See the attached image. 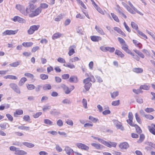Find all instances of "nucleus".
<instances>
[{
  "label": "nucleus",
  "instance_id": "nucleus-1",
  "mask_svg": "<svg viewBox=\"0 0 155 155\" xmlns=\"http://www.w3.org/2000/svg\"><path fill=\"white\" fill-rule=\"evenodd\" d=\"M9 149L12 151H15V154L16 155H24L27 153V152L25 151L22 150H20L18 148L13 146L10 147Z\"/></svg>",
  "mask_w": 155,
  "mask_h": 155
},
{
  "label": "nucleus",
  "instance_id": "nucleus-2",
  "mask_svg": "<svg viewBox=\"0 0 155 155\" xmlns=\"http://www.w3.org/2000/svg\"><path fill=\"white\" fill-rule=\"evenodd\" d=\"M40 27V25H33L30 27V28L28 31V33L29 35H31L36 31L38 30Z\"/></svg>",
  "mask_w": 155,
  "mask_h": 155
},
{
  "label": "nucleus",
  "instance_id": "nucleus-3",
  "mask_svg": "<svg viewBox=\"0 0 155 155\" xmlns=\"http://www.w3.org/2000/svg\"><path fill=\"white\" fill-rule=\"evenodd\" d=\"M42 9L40 7H38L37 9L35 10V8L33 11L32 13H30L29 14V17H33L38 15L41 12Z\"/></svg>",
  "mask_w": 155,
  "mask_h": 155
},
{
  "label": "nucleus",
  "instance_id": "nucleus-4",
  "mask_svg": "<svg viewBox=\"0 0 155 155\" xmlns=\"http://www.w3.org/2000/svg\"><path fill=\"white\" fill-rule=\"evenodd\" d=\"M29 6V8H26L25 12L24 11L23 14L24 15H27L28 14V15H29V14L30 13L33 12L34 8V5H33L31 4Z\"/></svg>",
  "mask_w": 155,
  "mask_h": 155
},
{
  "label": "nucleus",
  "instance_id": "nucleus-5",
  "mask_svg": "<svg viewBox=\"0 0 155 155\" xmlns=\"http://www.w3.org/2000/svg\"><path fill=\"white\" fill-rule=\"evenodd\" d=\"M76 145L79 148L82 150L87 151L89 149V147L88 146L81 143H78Z\"/></svg>",
  "mask_w": 155,
  "mask_h": 155
},
{
  "label": "nucleus",
  "instance_id": "nucleus-6",
  "mask_svg": "<svg viewBox=\"0 0 155 155\" xmlns=\"http://www.w3.org/2000/svg\"><path fill=\"white\" fill-rule=\"evenodd\" d=\"M18 31V30H16L14 31L12 30H7L3 33L2 35L4 36L7 35H15L17 33Z\"/></svg>",
  "mask_w": 155,
  "mask_h": 155
},
{
  "label": "nucleus",
  "instance_id": "nucleus-7",
  "mask_svg": "<svg viewBox=\"0 0 155 155\" xmlns=\"http://www.w3.org/2000/svg\"><path fill=\"white\" fill-rule=\"evenodd\" d=\"M12 20L14 22L18 21L20 23H24L25 22V20L24 19L18 16L14 17L13 18H12Z\"/></svg>",
  "mask_w": 155,
  "mask_h": 155
},
{
  "label": "nucleus",
  "instance_id": "nucleus-8",
  "mask_svg": "<svg viewBox=\"0 0 155 155\" xmlns=\"http://www.w3.org/2000/svg\"><path fill=\"white\" fill-rule=\"evenodd\" d=\"M114 123L117 129H120L122 131L124 130V128L121 123L117 120H115Z\"/></svg>",
  "mask_w": 155,
  "mask_h": 155
},
{
  "label": "nucleus",
  "instance_id": "nucleus-9",
  "mask_svg": "<svg viewBox=\"0 0 155 155\" xmlns=\"http://www.w3.org/2000/svg\"><path fill=\"white\" fill-rule=\"evenodd\" d=\"M63 37V34L58 32L53 34L52 36V38L53 40H55L60 37Z\"/></svg>",
  "mask_w": 155,
  "mask_h": 155
},
{
  "label": "nucleus",
  "instance_id": "nucleus-10",
  "mask_svg": "<svg viewBox=\"0 0 155 155\" xmlns=\"http://www.w3.org/2000/svg\"><path fill=\"white\" fill-rule=\"evenodd\" d=\"M119 147L121 149H127L129 147V145L127 143L124 142L120 144Z\"/></svg>",
  "mask_w": 155,
  "mask_h": 155
},
{
  "label": "nucleus",
  "instance_id": "nucleus-11",
  "mask_svg": "<svg viewBox=\"0 0 155 155\" xmlns=\"http://www.w3.org/2000/svg\"><path fill=\"white\" fill-rule=\"evenodd\" d=\"M64 150L68 155H70L73 152V150L68 146L65 147Z\"/></svg>",
  "mask_w": 155,
  "mask_h": 155
},
{
  "label": "nucleus",
  "instance_id": "nucleus-12",
  "mask_svg": "<svg viewBox=\"0 0 155 155\" xmlns=\"http://www.w3.org/2000/svg\"><path fill=\"white\" fill-rule=\"evenodd\" d=\"M91 39L94 41H98L101 40V38L97 36H91Z\"/></svg>",
  "mask_w": 155,
  "mask_h": 155
},
{
  "label": "nucleus",
  "instance_id": "nucleus-13",
  "mask_svg": "<svg viewBox=\"0 0 155 155\" xmlns=\"http://www.w3.org/2000/svg\"><path fill=\"white\" fill-rule=\"evenodd\" d=\"M95 29L101 35H103L105 34V33H104L102 29L96 25L95 26Z\"/></svg>",
  "mask_w": 155,
  "mask_h": 155
},
{
  "label": "nucleus",
  "instance_id": "nucleus-14",
  "mask_svg": "<svg viewBox=\"0 0 155 155\" xmlns=\"http://www.w3.org/2000/svg\"><path fill=\"white\" fill-rule=\"evenodd\" d=\"M4 78L5 79H9L12 80H17V77L14 75H8L4 77Z\"/></svg>",
  "mask_w": 155,
  "mask_h": 155
},
{
  "label": "nucleus",
  "instance_id": "nucleus-15",
  "mask_svg": "<svg viewBox=\"0 0 155 155\" xmlns=\"http://www.w3.org/2000/svg\"><path fill=\"white\" fill-rule=\"evenodd\" d=\"M23 114V111L21 110L18 109L16 110V111L14 113V116L15 117H17L18 115H21Z\"/></svg>",
  "mask_w": 155,
  "mask_h": 155
},
{
  "label": "nucleus",
  "instance_id": "nucleus-16",
  "mask_svg": "<svg viewBox=\"0 0 155 155\" xmlns=\"http://www.w3.org/2000/svg\"><path fill=\"white\" fill-rule=\"evenodd\" d=\"M61 87L63 88L65 94H68L70 93L71 91H70L68 87L65 85L64 84H62L61 85Z\"/></svg>",
  "mask_w": 155,
  "mask_h": 155
},
{
  "label": "nucleus",
  "instance_id": "nucleus-17",
  "mask_svg": "<svg viewBox=\"0 0 155 155\" xmlns=\"http://www.w3.org/2000/svg\"><path fill=\"white\" fill-rule=\"evenodd\" d=\"M128 3L130 7L132 8L133 9V10L135 11L136 12H137V13L141 15H143V14L140 12L138 11L137 8H136L132 4V3L130 2H128Z\"/></svg>",
  "mask_w": 155,
  "mask_h": 155
},
{
  "label": "nucleus",
  "instance_id": "nucleus-18",
  "mask_svg": "<svg viewBox=\"0 0 155 155\" xmlns=\"http://www.w3.org/2000/svg\"><path fill=\"white\" fill-rule=\"evenodd\" d=\"M27 80V79L25 77L22 78L18 83L19 86H22Z\"/></svg>",
  "mask_w": 155,
  "mask_h": 155
},
{
  "label": "nucleus",
  "instance_id": "nucleus-19",
  "mask_svg": "<svg viewBox=\"0 0 155 155\" xmlns=\"http://www.w3.org/2000/svg\"><path fill=\"white\" fill-rule=\"evenodd\" d=\"M114 28L115 31H117L119 34L124 36H126L124 33L119 28L115 27H114Z\"/></svg>",
  "mask_w": 155,
  "mask_h": 155
},
{
  "label": "nucleus",
  "instance_id": "nucleus-20",
  "mask_svg": "<svg viewBox=\"0 0 155 155\" xmlns=\"http://www.w3.org/2000/svg\"><path fill=\"white\" fill-rule=\"evenodd\" d=\"M133 51L135 52L136 54H137L141 58H144L145 57L144 55L142 52H141L137 50V49H134Z\"/></svg>",
  "mask_w": 155,
  "mask_h": 155
},
{
  "label": "nucleus",
  "instance_id": "nucleus-21",
  "mask_svg": "<svg viewBox=\"0 0 155 155\" xmlns=\"http://www.w3.org/2000/svg\"><path fill=\"white\" fill-rule=\"evenodd\" d=\"M51 88V86L49 84H46L43 85V90L44 91H47L50 90Z\"/></svg>",
  "mask_w": 155,
  "mask_h": 155
},
{
  "label": "nucleus",
  "instance_id": "nucleus-22",
  "mask_svg": "<svg viewBox=\"0 0 155 155\" xmlns=\"http://www.w3.org/2000/svg\"><path fill=\"white\" fill-rule=\"evenodd\" d=\"M133 71L134 72L137 73H142L143 71V70L140 68H133Z\"/></svg>",
  "mask_w": 155,
  "mask_h": 155
},
{
  "label": "nucleus",
  "instance_id": "nucleus-23",
  "mask_svg": "<svg viewBox=\"0 0 155 155\" xmlns=\"http://www.w3.org/2000/svg\"><path fill=\"white\" fill-rule=\"evenodd\" d=\"M115 54L122 58L124 57V55L120 51L118 50H116Z\"/></svg>",
  "mask_w": 155,
  "mask_h": 155
},
{
  "label": "nucleus",
  "instance_id": "nucleus-24",
  "mask_svg": "<svg viewBox=\"0 0 155 155\" xmlns=\"http://www.w3.org/2000/svg\"><path fill=\"white\" fill-rule=\"evenodd\" d=\"M116 145L117 143L115 142L110 141L107 142V147H116Z\"/></svg>",
  "mask_w": 155,
  "mask_h": 155
},
{
  "label": "nucleus",
  "instance_id": "nucleus-25",
  "mask_svg": "<svg viewBox=\"0 0 155 155\" xmlns=\"http://www.w3.org/2000/svg\"><path fill=\"white\" fill-rule=\"evenodd\" d=\"M22 143L25 146L30 148L33 147L35 146V145L34 144L30 143L23 142Z\"/></svg>",
  "mask_w": 155,
  "mask_h": 155
},
{
  "label": "nucleus",
  "instance_id": "nucleus-26",
  "mask_svg": "<svg viewBox=\"0 0 155 155\" xmlns=\"http://www.w3.org/2000/svg\"><path fill=\"white\" fill-rule=\"evenodd\" d=\"M69 81L71 82L76 83L77 82V78L75 76H71L69 79Z\"/></svg>",
  "mask_w": 155,
  "mask_h": 155
},
{
  "label": "nucleus",
  "instance_id": "nucleus-27",
  "mask_svg": "<svg viewBox=\"0 0 155 155\" xmlns=\"http://www.w3.org/2000/svg\"><path fill=\"white\" fill-rule=\"evenodd\" d=\"M16 8L19 10L23 14V12L24 11V9L23 7L20 5L18 4L16 5Z\"/></svg>",
  "mask_w": 155,
  "mask_h": 155
},
{
  "label": "nucleus",
  "instance_id": "nucleus-28",
  "mask_svg": "<svg viewBox=\"0 0 155 155\" xmlns=\"http://www.w3.org/2000/svg\"><path fill=\"white\" fill-rule=\"evenodd\" d=\"M140 89H141V90L142 89H143L144 90H148L150 89V86L145 84L143 85H141L140 86Z\"/></svg>",
  "mask_w": 155,
  "mask_h": 155
},
{
  "label": "nucleus",
  "instance_id": "nucleus-29",
  "mask_svg": "<svg viewBox=\"0 0 155 155\" xmlns=\"http://www.w3.org/2000/svg\"><path fill=\"white\" fill-rule=\"evenodd\" d=\"M26 86L27 89L30 90H32L35 88V85L32 84H26Z\"/></svg>",
  "mask_w": 155,
  "mask_h": 155
},
{
  "label": "nucleus",
  "instance_id": "nucleus-30",
  "mask_svg": "<svg viewBox=\"0 0 155 155\" xmlns=\"http://www.w3.org/2000/svg\"><path fill=\"white\" fill-rule=\"evenodd\" d=\"M33 45L32 42H23L22 45L25 47H28L31 46Z\"/></svg>",
  "mask_w": 155,
  "mask_h": 155
},
{
  "label": "nucleus",
  "instance_id": "nucleus-31",
  "mask_svg": "<svg viewBox=\"0 0 155 155\" xmlns=\"http://www.w3.org/2000/svg\"><path fill=\"white\" fill-rule=\"evenodd\" d=\"M138 35L144 38L147 39V36L142 31L139 30H137V31Z\"/></svg>",
  "mask_w": 155,
  "mask_h": 155
},
{
  "label": "nucleus",
  "instance_id": "nucleus-32",
  "mask_svg": "<svg viewBox=\"0 0 155 155\" xmlns=\"http://www.w3.org/2000/svg\"><path fill=\"white\" fill-rule=\"evenodd\" d=\"M0 126L2 129L4 130L6 129L7 127H9V125L8 123H5L3 124H1L0 125Z\"/></svg>",
  "mask_w": 155,
  "mask_h": 155
},
{
  "label": "nucleus",
  "instance_id": "nucleus-33",
  "mask_svg": "<svg viewBox=\"0 0 155 155\" xmlns=\"http://www.w3.org/2000/svg\"><path fill=\"white\" fill-rule=\"evenodd\" d=\"M154 127L153 126L152 127H151L149 126H148V128L150 132L152 134L155 135V129Z\"/></svg>",
  "mask_w": 155,
  "mask_h": 155
},
{
  "label": "nucleus",
  "instance_id": "nucleus-34",
  "mask_svg": "<svg viewBox=\"0 0 155 155\" xmlns=\"http://www.w3.org/2000/svg\"><path fill=\"white\" fill-rule=\"evenodd\" d=\"M111 97L113 98H115L119 95V92L118 91L114 92L113 93H110Z\"/></svg>",
  "mask_w": 155,
  "mask_h": 155
},
{
  "label": "nucleus",
  "instance_id": "nucleus-35",
  "mask_svg": "<svg viewBox=\"0 0 155 155\" xmlns=\"http://www.w3.org/2000/svg\"><path fill=\"white\" fill-rule=\"evenodd\" d=\"M20 64V61H17L9 64L12 67H17Z\"/></svg>",
  "mask_w": 155,
  "mask_h": 155
},
{
  "label": "nucleus",
  "instance_id": "nucleus-36",
  "mask_svg": "<svg viewBox=\"0 0 155 155\" xmlns=\"http://www.w3.org/2000/svg\"><path fill=\"white\" fill-rule=\"evenodd\" d=\"M44 123L47 125H53V123L48 119H45L44 120Z\"/></svg>",
  "mask_w": 155,
  "mask_h": 155
},
{
  "label": "nucleus",
  "instance_id": "nucleus-37",
  "mask_svg": "<svg viewBox=\"0 0 155 155\" xmlns=\"http://www.w3.org/2000/svg\"><path fill=\"white\" fill-rule=\"evenodd\" d=\"M131 26L132 28L134 29H135L137 31V30H138V25L137 24L134 22L132 21L131 22Z\"/></svg>",
  "mask_w": 155,
  "mask_h": 155
},
{
  "label": "nucleus",
  "instance_id": "nucleus-38",
  "mask_svg": "<svg viewBox=\"0 0 155 155\" xmlns=\"http://www.w3.org/2000/svg\"><path fill=\"white\" fill-rule=\"evenodd\" d=\"M111 15L114 19L117 22H119L120 21L118 17L114 13H111Z\"/></svg>",
  "mask_w": 155,
  "mask_h": 155
},
{
  "label": "nucleus",
  "instance_id": "nucleus-39",
  "mask_svg": "<svg viewBox=\"0 0 155 155\" xmlns=\"http://www.w3.org/2000/svg\"><path fill=\"white\" fill-rule=\"evenodd\" d=\"M24 75L25 76L28 78H30L33 80H35V79H34V76L32 74L30 73H25Z\"/></svg>",
  "mask_w": 155,
  "mask_h": 155
},
{
  "label": "nucleus",
  "instance_id": "nucleus-40",
  "mask_svg": "<svg viewBox=\"0 0 155 155\" xmlns=\"http://www.w3.org/2000/svg\"><path fill=\"white\" fill-rule=\"evenodd\" d=\"M135 117L136 119V120L139 123L141 124L142 123L140 117L138 116L137 113H135Z\"/></svg>",
  "mask_w": 155,
  "mask_h": 155
},
{
  "label": "nucleus",
  "instance_id": "nucleus-41",
  "mask_svg": "<svg viewBox=\"0 0 155 155\" xmlns=\"http://www.w3.org/2000/svg\"><path fill=\"white\" fill-rule=\"evenodd\" d=\"M63 15L60 14L58 15L57 17L55 18L54 20L56 21H59L61 20L63 18Z\"/></svg>",
  "mask_w": 155,
  "mask_h": 155
},
{
  "label": "nucleus",
  "instance_id": "nucleus-42",
  "mask_svg": "<svg viewBox=\"0 0 155 155\" xmlns=\"http://www.w3.org/2000/svg\"><path fill=\"white\" fill-rule=\"evenodd\" d=\"M48 5L46 3H42L40 5V6L39 7L40 8L42 9H46L48 8Z\"/></svg>",
  "mask_w": 155,
  "mask_h": 155
},
{
  "label": "nucleus",
  "instance_id": "nucleus-43",
  "mask_svg": "<svg viewBox=\"0 0 155 155\" xmlns=\"http://www.w3.org/2000/svg\"><path fill=\"white\" fill-rule=\"evenodd\" d=\"M135 127L136 131L137 133L138 134H140L142 132V130L140 127L137 124H135L134 126Z\"/></svg>",
  "mask_w": 155,
  "mask_h": 155
},
{
  "label": "nucleus",
  "instance_id": "nucleus-44",
  "mask_svg": "<svg viewBox=\"0 0 155 155\" xmlns=\"http://www.w3.org/2000/svg\"><path fill=\"white\" fill-rule=\"evenodd\" d=\"M144 138L145 136L144 135H143V134H140V139L137 141V142L139 143H141L143 140L144 139Z\"/></svg>",
  "mask_w": 155,
  "mask_h": 155
},
{
  "label": "nucleus",
  "instance_id": "nucleus-45",
  "mask_svg": "<svg viewBox=\"0 0 155 155\" xmlns=\"http://www.w3.org/2000/svg\"><path fill=\"white\" fill-rule=\"evenodd\" d=\"M82 103L85 109L87 108V100L83 98L82 99Z\"/></svg>",
  "mask_w": 155,
  "mask_h": 155
},
{
  "label": "nucleus",
  "instance_id": "nucleus-46",
  "mask_svg": "<svg viewBox=\"0 0 155 155\" xmlns=\"http://www.w3.org/2000/svg\"><path fill=\"white\" fill-rule=\"evenodd\" d=\"M63 66L68 68H69L71 69H73L75 68V66L73 64H64Z\"/></svg>",
  "mask_w": 155,
  "mask_h": 155
},
{
  "label": "nucleus",
  "instance_id": "nucleus-47",
  "mask_svg": "<svg viewBox=\"0 0 155 155\" xmlns=\"http://www.w3.org/2000/svg\"><path fill=\"white\" fill-rule=\"evenodd\" d=\"M18 128L22 130H29L30 127L24 126H20L18 127Z\"/></svg>",
  "mask_w": 155,
  "mask_h": 155
},
{
  "label": "nucleus",
  "instance_id": "nucleus-48",
  "mask_svg": "<svg viewBox=\"0 0 155 155\" xmlns=\"http://www.w3.org/2000/svg\"><path fill=\"white\" fill-rule=\"evenodd\" d=\"M120 103V101L118 100L117 101H113L112 102L111 104L114 106H117L119 105Z\"/></svg>",
  "mask_w": 155,
  "mask_h": 155
},
{
  "label": "nucleus",
  "instance_id": "nucleus-49",
  "mask_svg": "<svg viewBox=\"0 0 155 155\" xmlns=\"http://www.w3.org/2000/svg\"><path fill=\"white\" fill-rule=\"evenodd\" d=\"M69 50L68 54L70 56H71L75 52V51L74 49L72 48L71 46L69 47Z\"/></svg>",
  "mask_w": 155,
  "mask_h": 155
},
{
  "label": "nucleus",
  "instance_id": "nucleus-50",
  "mask_svg": "<svg viewBox=\"0 0 155 155\" xmlns=\"http://www.w3.org/2000/svg\"><path fill=\"white\" fill-rule=\"evenodd\" d=\"M118 39L122 46L126 44L125 41L123 38L120 37H118Z\"/></svg>",
  "mask_w": 155,
  "mask_h": 155
},
{
  "label": "nucleus",
  "instance_id": "nucleus-51",
  "mask_svg": "<svg viewBox=\"0 0 155 155\" xmlns=\"http://www.w3.org/2000/svg\"><path fill=\"white\" fill-rule=\"evenodd\" d=\"M133 119H128L127 120V121L128 124H129L130 126L132 127H134L135 124H134L133 122Z\"/></svg>",
  "mask_w": 155,
  "mask_h": 155
},
{
  "label": "nucleus",
  "instance_id": "nucleus-52",
  "mask_svg": "<svg viewBox=\"0 0 155 155\" xmlns=\"http://www.w3.org/2000/svg\"><path fill=\"white\" fill-rule=\"evenodd\" d=\"M133 91L134 93L137 94H138L140 93L143 92V91L141 90V89H140V87L139 89L137 90L135 89H133Z\"/></svg>",
  "mask_w": 155,
  "mask_h": 155
},
{
  "label": "nucleus",
  "instance_id": "nucleus-53",
  "mask_svg": "<svg viewBox=\"0 0 155 155\" xmlns=\"http://www.w3.org/2000/svg\"><path fill=\"white\" fill-rule=\"evenodd\" d=\"M42 114L41 112H37L35 113L34 114L33 117L34 118H36L39 117V116L41 115Z\"/></svg>",
  "mask_w": 155,
  "mask_h": 155
},
{
  "label": "nucleus",
  "instance_id": "nucleus-54",
  "mask_svg": "<svg viewBox=\"0 0 155 155\" xmlns=\"http://www.w3.org/2000/svg\"><path fill=\"white\" fill-rule=\"evenodd\" d=\"M144 117L147 119L150 120H152L154 119V117L153 116L150 114H146V115H144Z\"/></svg>",
  "mask_w": 155,
  "mask_h": 155
},
{
  "label": "nucleus",
  "instance_id": "nucleus-55",
  "mask_svg": "<svg viewBox=\"0 0 155 155\" xmlns=\"http://www.w3.org/2000/svg\"><path fill=\"white\" fill-rule=\"evenodd\" d=\"M40 78L42 80H45L48 78V75L45 74H41L40 76Z\"/></svg>",
  "mask_w": 155,
  "mask_h": 155
},
{
  "label": "nucleus",
  "instance_id": "nucleus-56",
  "mask_svg": "<svg viewBox=\"0 0 155 155\" xmlns=\"http://www.w3.org/2000/svg\"><path fill=\"white\" fill-rule=\"evenodd\" d=\"M145 111L148 113H150L154 111L152 108H147L144 109Z\"/></svg>",
  "mask_w": 155,
  "mask_h": 155
},
{
  "label": "nucleus",
  "instance_id": "nucleus-57",
  "mask_svg": "<svg viewBox=\"0 0 155 155\" xmlns=\"http://www.w3.org/2000/svg\"><path fill=\"white\" fill-rule=\"evenodd\" d=\"M79 60V58L77 57H74L73 58H70V62H73Z\"/></svg>",
  "mask_w": 155,
  "mask_h": 155
},
{
  "label": "nucleus",
  "instance_id": "nucleus-58",
  "mask_svg": "<svg viewBox=\"0 0 155 155\" xmlns=\"http://www.w3.org/2000/svg\"><path fill=\"white\" fill-rule=\"evenodd\" d=\"M65 123L68 125L71 126H72L74 124L72 120L69 119L66 120Z\"/></svg>",
  "mask_w": 155,
  "mask_h": 155
},
{
  "label": "nucleus",
  "instance_id": "nucleus-59",
  "mask_svg": "<svg viewBox=\"0 0 155 155\" xmlns=\"http://www.w3.org/2000/svg\"><path fill=\"white\" fill-rule=\"evenodd\" d=\"M13 90L18 94H20L21 93L20 89L18 85L17 86V87H15Z\"/></svg>",
  "mask_w": 155,
  "mask_h": 155
},
{
  "label": "nucleus",
  "instance_id": "nucleus-60",
  "mask_svg": "<svg viewBox=\"0 0 155 155\" xmlns=\"http://www.w3.org/2000/svg\"><path fill=\"white\" fill-rule=\"evenodd\" d=\"M62 103L64 104H70L71 103L70 100L68 99H65L62 101Z\"/></svg>",
  "mask_w": 155,
  "mask_h": 155
},
{
  "label": "nucleus",
  "instance_id": "nucleus-61",
  "mask_svg": "<svg viewBox=\"0 0 155 155\" xmlns=\"http://www.w3.org/2000/svg\"><path fill=\"white\" fill-rule=\"evenodd\" d=\"M127 10L130 13L132 14H135L136 12L133 9L131 8L129 6L127 9Z\"/></svg>",
  "mask_w": 155,
  "mask_h": 155
},
{
  "label": "nucleus",
  "instance_id": "nucleus-62",
  "mask_svg": "<svg viewBox=\"0 0 155 155\" xmlns=\"http://www.w3.org/2000/svg\"><path fill=\"white\" fill-rule=\"evenodd\" d=\"M91 145L95 147L97 149H99L101 148V145L96 143H92Z\"/></svg>",
  "mask_w": 155,
  "mask_h": 155
},
{
  "label": "nucleus",
  "instance_id": "nucleus-63",
  "mask_svg": "<svg viewBox=\"0 0 155 155\" xmlns=\"http://www.w3.org/2000/svg\"><path fill=\"white\" fill-rule=\"evenodd\" d=\"M58 61L61 63H65L66 61L65 60L62 58L59 57L57 59Z\"/></svg>",
  "mask_w": 155,
  "mask_h": 155
},
{
  "label": "nucleus",
  "instance_id": "nucleus-64",
  "mask_svg": "<svg viewBox=\"0 0 155 155\" xmlns=\"http://www.w3.org/2000/svg\"><path fill=\"white\" fill-rule=\"evenodd\" d=\"M57 124L59 127H61L63 125V122L61 120L59 119L57 121Z\"/></svg>",
  "mask_w": 155,
  "mask_h": 155
}]
</instances>
